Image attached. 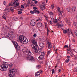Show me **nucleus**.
Segmentation results:
<instances>
[{"mask_svg":"<svg viewBox=\"0 0 77 77\" xmlns=\"http://www.w3.org/2000/svg\"><path fill=\"white\" fill-rule=\"evenodd\" d=\"M17 40H19L20 42L22 43V44H26L29 42L28 40L27 39L26 37L22 35L19 36Z\"/></svg>","mask_w":77,"mask_h":77,"instance_id":"1","label":"nucleus"},{"mask_svg":"<svg viewBox=\"0 0 77 77\" xmlns=\"http://www.w3.org/2000/svg\"><path fill=\"white\" fill-rule=\"evenodd\" d=\"M9 64L6 62H4L1 66H0V70L2 71H6L8 68Z\"/></svg>","mask_w":77,"mask_h":77,"instance_id":"2","label":"nucleus"},{"mask_svg":"<svg viewBox=\"0 0 77 77\" xmlns=\"http://www.w3.org/2000/svg\"><path fill=\"white\" fill-rule=\"evenodd\" d=\"M9 72L8 73V76L9 77H15V73H16L17 72V69L13 68L11 70H9Z\"/></svg>","mask_w":77,"mask_h":77,"instance_id":"3","label":"nucleus"},{"mask_svg":"<svg viewBox=\"0 0 77 77\" xmlns=\"http://www.w3.org/2000/svg\"><path fill=\"white\" fill-rule=\"evenodd\" d=\"M19 5V3L18 2V0H15L13 2H12L10 4L9 6H14L15 7H17Z\"/></svg>","mask_w":77,"mask_h":77,"instance_id":"4","label":"nucleus"},{"mask_svg":"<svg viewBox=\"0 0 77 77\" xmlns=\"http://www.w3.org/2000/svg\"><path fill=\"white\" fill-rule=\"evenodd\" d=\"M32 47L33 48V50H34V51L35 52V53H38L39 54L41 51H42V50L41 49H39L38 50H37V49L38 48H37L35 47V46L34 45H32Z\"/></svg>","mask_w":77,"mask_h":77,"instance_id":"5","label":"nucleus"},{"mask_svg":"<svg viewBox=\"0 0 77 77\" xmlns=\"http://www.w3.org/2000/svg\"><path fill=\"white\" fill-rule=\"evenodd\" d=\"M26 58L28 60H29L30 62H33L35 61V59H34V58L32 56L28 55L26 57Z\"/></svg>","mask_w":77,"mask_h":77,"instance_id":"6","label":"nucleus"},{"mask_svg":"<svg viewBox=\"0 0 77 77\" xmlns=\"http://www.w3.org/2000/svg\"><path fill=\"white\" fill-rule=\"evenodd\" d=\"M12 42L14 45L16 50H20V46L18 45V43H17L16 42H15L14 41H13Z\"/></svg>","mask_w":77,"mask_h":77,"instance_id":"7","label":"nucleus"},{"mask_svg":"<svg viewBox=\"0 0 77 77\" xmlns=\"http://www.w3.org/2000/svg\"><path fill=\"white\" fill-rule=\"evenodd\" d=\"M4 11L5 12L3 13V16H5L6 17H8L7 13L9 12V8L7 7L4 10Z\"/></svg>","mask_w":77,"mask_h":77,"instance_id":"8","label":"nucleus"},{"mask_svg":"<svg viewBox=\"0 0 77 77\" xmlns=\"http://www.w3.org/2000/svg\"><path fill=\"white\" fill-rule=\"evenodd\" d=\"M31 42L33 44V45H34V46H35V47H36V48H39V47H38V46L37 45V42H36V41L35 40H31Z\"/></svg>","mask_w":77,"mask_h":77,"instance_id":"9","label":"nucleus"},{"mask_svg":"<svg viewBox=\"0 0 77 77\" xmlns=\"http://www.w3.org/2000/svg\"><path fill=\"white\" fill-rule=\"evenodd\" d=\"M30 24L31 26H34L36 24V22L35 20L33 19L30 22Z\"/></svg>","mask_w":77,"mask_h":77,"instance_id":"10","label":"nucleus"},{"mask_svg":"<svg viewBox=\"0 0 77 77\" xmlns=\"http://www.w3.org/2000/svg\"><path fill=\"white\" fill-rule=\"evenodd\" d=\"M7 23L9 24V26L10 27H12V22L10 21L9 19H8L7 20H6Z\"/></svg>","mask_w":77,"mask_h":77,"instance_id":"11","label":"nucleus"},{"mask_svg":"<svg viewBox=\"0 0 77 77\" xmlns=\"http://www.w3.org/2000/svg\"><path fill=\"white\" fill-rule=\"evenodd\" d=\"M25 53L27 55H29V54L30 55H32V53H31V52H30V51L29 49H28Z\"/></svg>","mask_w":77,"mask_h":77,"instance_id":"12","label":"nucleus"},{"mask_svg":"<svg viewBox=\"0 0 77 77\" xmlns=\"http://www.w3.org/2000/svg\"><path fill=\"white\" fill-rule=\"evenodd\" d=\"M48 45V47L49 49H50L49 51L51 50V48H52V47L51 46V44L50 43V42H48L47 43Z\"/></svg>","mask_w":77,"mask_h":77,"instance_id":"13","label":"nucleus"},{"mask_svg":"<svg viewBox=\"0 0 77 77\" xmlns=\"http://www.w3.org/2000/svg\"><path fill=\"white\" fill-rule=\"evenodd\" d=\"M35 77H40V73L39 72H37V73H35Z\"/></svg>","mask_w":77,"mask_h":77,"instance_id":"14","label":"nucleus"},{"mask_svg":"<svg viewBox=\"0 0 77 77\" xmlns=\"http://www.w3.org/2000/svg\"><path fill=\"white\" fill-rule=\"evenodd\" d=\"M38 27H42V23L41 22L38 23L37 25Z\"/></svg>","mask_w":77,"mask_h":77,"instance_id":"15","label":"nucleus"},{"mask_svg":"<svg viewBox=\"0 0 77 77\" xmlns=\"http://www.w3.org/2000/svg\"><path fill=\"white\" fill-rule=\"evenodd\" d=\"M29 48H27L26 47H24L22 49V51L23 52H25V53L28 50Z\"/></svg>","mask_w":77,"mask_h":77,"instance_id":"16","label":"nucleus"},{"mask_svg":"<svg viewBox=\"0 0 77 77\" xmlns=\"http://www.w3.org/2000/svg\"><path fill=\"white\" fill-rule=\"evenodd\" d=\"M56 26L58 28H60V27H63V25L62 24H60L59 23H57L56 24Z\"/></svg>","mask_w":77,"mask_h":77,"instance_id":"17","label":"nucleus"},{"mask_svg":"<svg viewBox=\"0 0 77 77\" xmlns=\"http://www.w3.org/2000/svg\"><path fill=\"white\" fill-rule=\"evenodd\" d=\"M57 10L58 11L59 14H61V16H62V13H63V11H60V8H59V7H58L57 8Z\"/></svg>","mask_w":77,"mask_h":77,"instance_id":"18","label":"nucleus"},{"mask_svg":"<svg viewBox=\"0 0 77 77\" xmlns=\"http://www.w3.org/2000/svg\"><path fill=\"white\" fill-rule=\"evenodd\" d=\"M7 38H8V39H13V36L11 34H8L7 36Z\"/></svg>","mask_w":77,"mask_h":77,"instance_id":"19","label":"nucleus"},{"mask_svg":"<svg viewBox=\"0 0 77 77\" xmlns=\"http://www.w3.org/2000/svg\"><path fill=\"white\" fill-rule=\"evenodd\" d=\"M39 45L41 47L43 48L44 47V43L41 42L39 43Z\"/></svg>","mask_w":77,"mask_h":77,"instance_id":"20","label":"nucleus"},{"mask_svg":"<svg viewBox=\"0 0 77 77\" xmlns=\"http://www.w3.org/2000/svg\"><path fill=\"white\" fill-rule=\"evenodd\" d=\"M62 57L61 55H60V54H59L57 55V58L58 60H60V57Z\"/></svg>","mask_w":77,"mask_h":77,"instance_id":"21","label":"nucleus"},{"mask_svg":"<svg viewBox=\"0 0 77 77\" xmlns=\"http://www.w3.org/2000/svg\"><path fill=\"white\" fill-rule=\"evenodd\" d=\"M69 49L67 50L68 51V53H71V51H72V49H71V47H69Z\"/></svg>","mask_w":77,"mask_h":77,"instance_id":"22","label":"nucleus"},{"mask_svg":"<svg viewBox=\"0 0 77 77\" xmlns=\"http://www.w3.org/2000/svg\"><path fill=\"white\" fill-rule=\"evenodd\" d=\"M71 10L72 12H75V6H72V8L71 9Z\"/></svg>","mask_w":77,"mask_h":77,"instance_id":"23","label":"nucleus"},{"mask_svg":"<svg viewBox=\"0 0 77 77\" xmlns=\"http://www.w3.org/2000/svg\"><path fill=\"white\" fill-rule=\"evenodd\" d=\"M3 28L4 29L6 30H9V28L8 27V26H4Z\"/></svg>","mask_w":77,"mask_h":77,"instance_id":"24","label":"nucleus"},{"mask_svg":"<svg viewBox=\"0 0 77 77\" xmlns=\"http://www.w3.org/2000/svg\"><path fill=\"white\" fill-rule=\"evenodd\" d=\"M38 59L40 60L41 59H44V56L41 55L40 56L38 57Z\"/></svg>","mask_w":77,"mask_h":77,"instance_id":"25","label":"nucleus"},{"mask_svg":"<svg viewBox=\"0 0 77 77\" xmlns=\"http://www.w3.org/2000/svg\"><path fill=\"white\" fill-rule=\"evenodd\" d=\"M13 19L14 21H18V18L17 17H13Z\"/></svg>","mask_w":77,"mask_h":77,"instance_id":"26","label":"nucleus"},{"mask_svg":"<svg viewBox=\"0 0 77 77\" xmlns=\"http://www.w3.org/2000/svg\"><path fill=\"white\" fill-rule=\"evenodd\" d=\"M63 33H64V34H66V33H68V30H64L63 31Z\"/></svg>","mask_w":77,"mask_h":77,"instance_id":"27","label":"nucleus"},{"mask_svg":"<svg viewBox=\"0 0 77 77\" xmlns=\"http://www.w3.org/2000/svg\"><path fill=\"white\" fill-rule=\"evenodd\" d=\"M34 11L35 13H36V14H39L40 13V12L39 11H38L36 10H34Z\"/></svg>","mask_w":77,"mask_h":77,"instance_id":"28","label":"nucleus"},{"mask_svg":"<svg viewBox=\"0 0 77 77\" xmlns=\"http://www.w3.org/2000/svg\"><path fill=\"white\" fill-rule=\"evenodd\" d=\"M44 7H45V6H40V8L41 10H42V11H43L44 10Z\"/></svg>","mask_w":77,"mask_h":77,"instance_id":"29","label":"nucleus"},{"mask_svg":"<svg viewBox=\"0 0 77 77\" xmlns=\"http://www.w3.org/2000/svg\"><path fill=\"white\" fill-rule=\"evenodd\" d=\"M69 58L67 59L66 60H65V62H66V63H68V62H69Z\"/></svg>","mask_w":77,"mask_h":77,"instance_id":"30","label":"nucleus"},{"mask_svg":"<svg viewBox=\"0 0 77 77\" xmlns=\"http://www.w3.org/2000/svg\"><path fill=\"white\" fill-rule=\"evenodd\" d=\"M42 21V18L41 17H39L38 19L36 20V21Z\"/></svg>","mask_w":77,"mask_h":77,"instance_id":"31","label":"nucleus"},{"mask_svg":"<svg viewBox=\"0 0 77 77\" xmlns=\"http://www.w3.org/2000/svg\"><path fill=\"white\" fill-rule=\"evenodd\" d=\"M13 8H14V7H12L11 8H10L9 10V11H12L13 12H14V11H14V9H13Z\"/></svg>","mask_w":77,"mask_h":77,"instance_id":"32","label":"nucleus"},{"mask_svg":"<svg viewBox=\"0 0 77 77\" xmlns=\"http://www.w3.org/2000/svg\"><path fill=\"white\" fill-rule=\"evenodd\" d=\"M36 68L37 69H39L41 68V66L40 65H38L37 66Z\"/></svg>","mask_w":77,"mask_h":77,"instance_id":"33","label":"nucleus"},{"mask_svg":"<svg viewBox=\"0 0 77 77\" xmlns=\"http://www.w3.org/2000/svg\"><path fill=\"white\" fill-rule=\"evenodd\" d=\"M53 22H54V23H57V19H54V20H53Z\"/></svg>","mask_w":77,"mask_h":77,"instance_id":"34","label":"nucleus"},{"mask_svg":"<svg viewBox=\"0 0 77 77\" xmlns=\"http://www.w3.org/2000/svg\"><path fill=\"white\" fill-rule=\"evenodd\" d=\"M50 8L52 9L54 8V4H53L51 5Z\"/></svg>","mask_w":77,"mask_h":77,"instance_id":"35","label":"nucleus"},{"mask_svg":"<svg viewBox=\"0 0 77 77\" xmlns=\"http://www.w3.org/2000/svg\"><path fill=\"white\" fill-rule=\"evenodd\" d=\"M73 24L75 26H77V22H75L73 23Z\"/></svg>","mask_w":77,"mask_h":77,"instance_id":"36","label":"nucleus"},{"mask_svg":"<svg viewBox=\"0 0 77 77\" xmlns=\"http://www.w3.org/2000/svg\"><path fill=\"white\" fill-rule=\"evenodd\" d=\"M9 66L10 68H12V66H13V64L12 63H11L9 64Z\"/></svg>","mask_w":77,"mask_h":77,"instance_id":"37","label":"nucleus"},{"mask_svg":"<svg viewBox=\"0 0 77 77\" xmlns=\"http://www.w3.org/2000/svg\"><path fill=\"white\" fill-rule=\"evenodd\" d=\"M30 13L31 14H34V13H35V11H34V10L33 11L31 10L30 11Z\"/></svg>","mask_w":77,"mask_h":77,"instance_id":"38","label":"nucleus"},{"mask_svg":"<svg viewBox=\"0 0 77 77\" xmlns=\"http://www.w3.org/2000/svg\"><path fill=\"white\" fill-rule=\"evenodd\" d=\"M67 12H70V8H67Z\"/></svg>","mask_w":77,"mask_h":77,"instance_id":"39","label":"nucleus"},{"mask_svg":"<svg viewBox=\"0 0 77 77\" xmlns=\"http://www.w3.org/2000/svg\"><path fill=\"white\" fill-rule=\"evenodd\" d=\"M41 54L42 56H44L45 55V53L44 52H42L41 53Z\"/></svg>","mask_w":77,"mask_h":77,"instance_id":"40","label":"nucleus"},{"mask_svg":"<svg viewBox=\"0 0 77 77\" xmlns=\"http://www.w3.org/2000/svg\"><path fill=\"white\" fill-rule=\"evenodd\" d=\"M37 36V35H36V34L35 33L34 34L33 36L34 38H35V37H36Z\"/></svg>","mask_w":77,"mask_h":77,"instance_id":"41","label":"nucleus"},{"mask_svg":"<svg viewBox=\"0 0 77 77\" xmlns=\"http://www.w3.org/2000/svg\"><path fill=\"white\" fill-rule=\"evenodd\" d=\"M38 72H39L40 74H42L43 71L42 70H40L39 71H38Z\"/></svg>","mask_w":77,"mask_h":77,"instance_id":"42","label":"nucleus"},{"mask_svg":"<svg viewBox=\"0 0 77 77\" xmlns=\"http://www.w3.org/2000/svg\"><path fill=\"white\" fill-rule=\"evenodd\" d=\"M18 14H22V11H18Z\"/></svg>","mask_w":77,"mask_h":77,"instance_id":"43","label":"nucleus"},{"mask_svg":"<svg viewBox=\"0 0 77 77\" xmlns=\"http://www.w3.org/2000/svg\"><path fill=\"white\" fill-rule=\"evenodd\" d=\"M6 17H7L6 16H2V17L3 18H4V19L5 20H6Z\"/></svg>","mask_w":77,"mask_h":77,"instance_id":"44","label":"nucleus"},{"mask_svg":"<svg viewBox=\"0 0 77 77\" xmlns=\"http://www.w3.org/2000/svg\"><path fill=\"white\" fill-rule=\"evenodd\" d=\"M75 34L76 36H77V30L75 31Z\"/></svg>","mask_w":77,"mask_h":77,"instance_id":"45","label":"nucleus"},{"mask_svg":"<svg viewBox=\"0 0 77 77\" xmlns=\"http://www.w3.org/2000/svg\"><path fill=\"white\" fill-rule=\"evenodd\" d=\"M21 7L22 9H24V6L23 5H21Z\"/></svg>","mask_w":77,"mask_h":77,"instance_id":"46","label":"nucleus"},{"mask_svg":"<svg viewBox=\"0 0 77 77\" xmlns=\"http://www.w3.org/2000/svg\"><path fill=\"white\" fill-rule=\"evenodd\" d=\"M50 31V30H48V28H47V34H48V32Z\"/></svg>","mask_w":77,"mask_h":77,"instance_id":"47","label":"nucleus"},{"mask_svg":"<svg viewBox=\"0 0 77 77\" xmlns=\"http://www.w3.org/2000/svg\"><path fill=\"white\" fill-rule=\"evenodd\" d=\"M49 14L50 15H53V13L51 12L49 13Z\"/></svg>","mask_w":77,"mask_h":77,"instance_id":"48","label":"nucleus"},{"mask_svg":"<svg viewBox=\"0 0 77 77\" xmlns=\"http://www.w3.org/2000/svg\"><path fill=\"white\" fill-rule=\"evenodd\" d=\"M65 21L67 23H68L69 22V21H68V20L67 19L65 20Z\"/></svg>","mask_w":77,"mask_h":77,"instance_id":"49","label":"nucleus"},{"mask_svg":"<svg viewBox=\"0 0 77 77\" xmlns=\"http://www.w3.org/2000/svg\"><path fill=\"white\" fill-rule=\"evenodd\" d=\"M33 9H34V10H36V9H37V8L36 7H33Z\"/></svg>","mask_w":77,"mask_h":77,"instance_id":"50","label":"nucleus"},{"mask_svg":"<svg viewBox=\"0 0 77 77\" xmlns=\"http://www.w3.org/2000/svg\"><path fill=\"white\" fill-rule=\"evenodd\" d=\"M74 57L75 59H77V56H75Z\"/></svg>","mask_w":77,"mask_h":77,"instance_id":"51","label":"nucleus"},{"mask_svg":"<svg viewBox=\"0 0 77 77\" xmlns=\"http://www.w3.org/2000/svg\"><path fill=\"white\" fill-rule=\"evenodd\" d=\"M66 48H68V46L67 45H65L64 47V48H66Z\"/></svg>","mask_w":77,"mask_h":77,"instance_id":"52","label":"nucleus"},{"mask_svg":"<svg viewBox=\"0 0 77 77\" xmlns=\"http://www.w3.org/2000/svg\"><path fill=\"white\" fill-rule=\"evenodd\" d=\"M70 65L71 66H74V64L71 63H70Z\"/></svg>","mask_w":77,"mask_h":77,"instance_id":"53","label":"nucleus"},{"mask_svg":"<svg viewBox=\"0 0 77 77\" xmlns=\"http://www.w3.org/2000/svg\"><path fill=\"white\" fill-rule=\"evenodd\" d=\"M67 30H68L67 32H68V33H69H69H70V32H69V29H68Z\"/></svg>","mask_w":77,"mask_h":77,"instance_id":"54","label":"nucleus"},{"mask_svg":"<svg viewBox=\"0 0 77 77\" xmlns=\"http://www.w3.org/2000/svg\"><path fill=\"white\" fill-rule=\"evenodd\" d=\"M24 6L26 5V6H29V5L28 4L27 5V4H24Z\"/></svg>","mask_w":77,"mask_h":77,"instance_id":"55","label":"nucleus"},{"mask_svg":"<svg viewBox=\"0 0 77 77\" xmlns=\"http://www.w3.org/2000/svg\"><path fill=\"white\" fill-rule=\"evenodd\" d=\"M52 73L53 74H54V69H52Z\"/></svg>","mask_w":77,"mask_h":77,"instance_id":"56","label":"nucleus"},{"mask_svg":"<svg viewBox=\"0 0 77 77\" xmlns=\"http://www.w3.org/2000/svg\"><path fill=\"white\" fill-rule=\"evenodd\" d=\"M28 5H29V4H30V0H28Z\"/></svg>","mask_w":77,"mask_h":77,"instance_id":"57","label":"nucleus"},{"mask_svg":"<svg viewBox=\"0 0 77 77\" xmlns=\"http://www.w3.org/2000/svg\"><path fill=\"white\" fill-rule=\"evenodd\" d=\"M49 23L51 24H53V23H52V22L51 21H49Z\"/></svg>","mask_w":77,"mask_h":77,"instance_id":"58","label":"nucleus"},{"mask_svg":"<svg viewBox=\"0 0 77 77\" xmlns=\"http://www.w3.org/2000/svg\"><path fill=\"white\" fill-rule=\"evenodd\" d=\"M67 23V24H68V25H69V26L71 25V23H70L69 22L68 23Z\"/></svg>","mask_w":77,"mask_h":77,"instance_id":"59","label":"nucleus"},{"mask_svg":"<svg viewBox=\"0 0 77 77\" xmlns=\"http://www.w3.org/2000/svg\"><path fill=\"white\" fill-rule=\"evenodd\" d=\"M19 18L20 19V20H22V19H23V17H20Z\"/></svg>","mask_w":77,"mask_h":77,"instance_id":"60","label":"nucleus"},{"mask_svg":"<svg viewBox=\"0 0 77 77\" xmlns=\"http://www.w3.org/2000/svg\"><path fill=\"white\" fill-rule=\"evenodd\" d=\"M3 4L4 5H5L6 4V1H4L3 2Z\"/></svg>","mask_w":77,"mask_h":77,"instance_id":"61","label":"nucleus"},{"mask_svg":"<svg viewBox=\"0 0 77 77\" xmlns=\"http://www.w3.org/2000/svg\"><path fill=\"white\" fill-rule=\"evenodd\" d=\"M12 29H9V30L10 31V30H11V32H12H12H12Z\"/></svg>","mask_w":77,"mask_h":77,"instance_id":"62","label":"nucleus"},{"mask_svg":"<svg viewBox=\"0 0 77 77\" xmlns=\"http://www.w3.org/2000/svg\"><path fill=\"white\" fill-rule=\"evenodd\" d=\"M50 51H48V52H47V54H48H48H50Z\"/></svg>","mask_w":77,"mask_h":77,"instance_id":"63","label":"nucleus"},{"mask_svg":"<svg viewBox=\"0 0 77 77\" xmlns=\"http://www.w3.org/2000/svg\"><path fill=\"white\" fill-rule=\"evenodd\" d=\"M37 3H38V2L37 1H35V4H36Z\"/></svg>","mask_w":77,"mask_h":77,"instance_id":"64","label":"nucleus"}]
</instances>
